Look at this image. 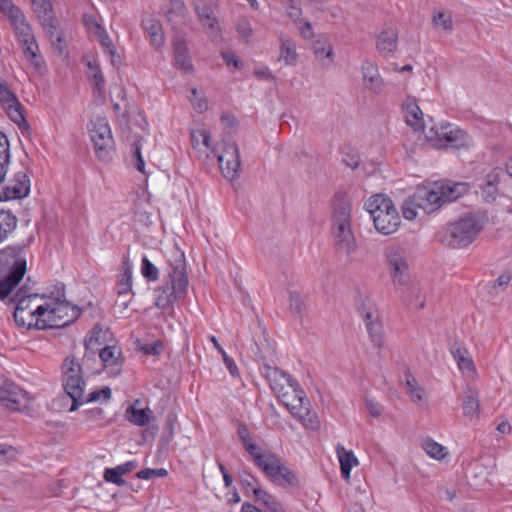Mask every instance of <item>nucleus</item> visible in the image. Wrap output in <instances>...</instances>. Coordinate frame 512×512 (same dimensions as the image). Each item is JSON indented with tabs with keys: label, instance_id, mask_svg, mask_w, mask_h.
<instances>
[{
	"label": "nucleus",
	"instance_id": "f257e3e1",
	"mask_svg": "<svg viewBox=\"0 0 512 512\" xmlns=\"http://www.w3.org/2000/svg\"><path fill=\"white\" fill-rule=\"evenodd\" d=\"M332 235L338 252L349 255L357 244L351 227V204L346 194L336 193L333 202Z\"/></svg>",
	"mask_w": 512,
	"mask_h": 512
},
{
	"label": "nucleus",
	"instance_id": "f03ea898",
	"mask_svg": "<svg viewBox=\"0 0 512 512\" xmlns=\"http://www.w3.org/2000/svg\"><path fill=\"white\" fill-rule=\"evenodd\" d=\"M169 282L156 290L155 305L160 309H167L178 299L183 297L188 288L186 275V261L184 253L176 251L170 259Z\"/></svg>",
	"mask_w": 512,
	"mask_h": 512
},
{
	"label": "nucleus",
	"instance_id": "7ed1b4c3",
	"mask_svg": "<svg viewBox=\"0 0 512 512\" xmlns=\"http://www.w3.org/2000/svg\"><path fill=\"white\" fill-rule=\"evenodd\" d=\"M483 226L484 222L480 216L469 213L447 224L442 231L441 241L450 248H465L476 240Z\"/></svg>",
	"mask_w": 512,
	"mask_h": 512
},
{
	"label": "nucleus",
	"instance_id": "20e7f679",
	"mask_svg": "<svg viewBox=\"0 0 512 512\" xmlns=\"http://www.w3.org/2000/svg\"><path fill=\"white\" fill-rule=\"evenodd\" d=\"M365 207L373 219L375 229L390 235L397 231L401 219L393 201L381 194L374 195L366 202Z\"/></svg>",
	"mask_w": 512,
	"mask_h": 512
},
{
	"label": "nucleus",
	"instance_id": "39448f33",
	"mask_svg": "<svg viewBox=\"0 0 512 512\" xmlns=\"http://www.w3.org/2000/svg\"><path fill=\"white\" fill-rule=\"evenodd\" d=\"M45 309L43 318H37L35 328L54 329L66 327L73 323L80 316V309L77 306H71L65 300L58 297L51 303L42 304Z\"/></svg>",
	"mask_w": 512,
	"mask_h": 512
},
{
	"label": "nucleus",
	"instance_id": "423d86ee",
	"mask_svg": "<svg viewBox=\"0 0 512 512\" xmlns=\"http://www.w3.org/2000/svg\"><path fill=\"white\" fill-rule=\"evenodd\" d=\"M62 386L72 400L70 412L76 411L83 404L86 381L83 378L82 365L73 357L66 358L62 365Z\"/></svg>",
	"mask_w": 512,
	"mask_h": 512
},
{
	"label": "nucleus",
	"instance_id": "0eeeda50",
	"mask_svg": "<svg viewBox=\"0 0 512 512\" xmlns=\"http://www.w3.org/2000/svg\"><path fill=\"white\" fill-rule=\"evenodd\" d=\"M256 466L278 486L297 488L301 484L298 475L283 464L280 458L271 451L264 458L257 457Z\"/></svg>",
	"mask_w": 512,
	"mask_h": 512
},
{
	"label": "nucleus",
	"instance_id": "6e6552de",
	"mask_svg": "<svg viewBox=\"0 0 512 512\" xmlns=\"http://www.w3.org/2000/svg\"><path fill=\"white\" fill-rule=\"evenodd\" d=\"M27 244H13L0 249V276L22 280L27 271Z\"/></svg>",
	"mask_w": 512,
	"mask_h": 512
},
{
	"label": "nucleus",
	"instance_id": "1a4fd4ad",
	"mask_svg": "<svg viewBox=\"0 0 512 512\" xmlns=\"http://www.w3.org/2000/svg\"><path fill=\"white\" fill-rule=\"evenodd\" d=\"M90 137L97 158L104 162L112 160L115 153V143L106 118L98 117L91 122Z\"/></svg>",
	"mask_w": 512,
	"mask_h": 512
},
{
	"label": "nucleus",
	"instance_id": "9d476101",
	"mask_svg": "<svg viewBox=\"0 0 512 512\" xmlns=\"http://www.w3.org/2000/svg\"><path fill=\"white\" fill-rule=\"evenodd\" d=\"M443 184L441 181L427 186H419L410 195V204L418 206L424 213L430 214L439 209L444 203Z\"/></svg>",
	"mask_w": 512,
	"mask_h": 512
},
{
	"label": "nucleus",
	"instance_id": "9b49d317",
	"mask_svg": "<svg viewBox=\"0 0 512 512\" xmlns=\"http://www.w3.org/2000/svg\"><path fill=\"white\" fill-rule=\"evenodd\" d=\"M386 258L394 286H398V290L405 294L403 288L408 283L410 276L405 250L399 246L389 247L386 250Z\"/></svg>",
	"mask_w": 512,
	"mask_h": 512
},
{
	"label": "nucleus",
	"instance_id": "f8f14e48",
	"mask_svg": "<svg viewBox=\"0 0 512 512\" xmlns=\"http://www.w3.org/2000/svg\"><path fill=\"white\" fill-rule=\"evenodd\" d=\"M30 178L27 170L18 171L13 178L0 187V201L23 199L30 193Z\"/></svg>",
	"mask_w": 512,
	"mask_h": 512
},
{
	"label": "nucleus",
	"instance_id": "ddd939ff",
	"mask_svg": "<svg viewBox=\"0 0 512 512\" xmlns=\"http://www.w3.org/2000/svg\"><path fill=\"white\" fill-rule=\"evenodd\" d=\"M217 160L225 178L234 180L238 177L241 161L236 143H228L222 154L218 155Z\"/></svg>",
	"mask_w": 512,
	"mask_h": 512
},
{
	"label": "nucleus",
	"instance_id": "4468645a",
	"mask_svg": "<svg viewBox=\"0 0 512 512\" xmlns=\"http://www.w3.org/2000/svg\"><path fill=\"white\" fill-rule=\"evenodd\" d=\"M252 354L266 363L276 353L275 343L268 338L265 329L259 324V332L253 335V344L250 347Z\"/></svg>",
	"mask_w": 512,
	"mask_h": 512
},
{
	"label": "nucleus",
	"instance_id": "2eb2a0df",
	"mask_svg": "<svg viewBox=\"0 0 512 512\" xmlns=\"http://www.w3.org/2000/svg\"><path fill=\"white\" fill-rule=\"evenodd\" d=\"M361 315L366 325L367 332L370 340L375 347L380 348L383 345V327L379 320V315L376 309L369 308L368 310H361Z\"/></svg>",
	"mask_w": 512,
	"mask_h": 512
},
{
	"label": "nucleus",
	"instance_id": "dca6fc26",
	"mask_svg": "<svg viewBox=\"0 0 512 512\" xmlns=\"http://www.w3.org/2000/svg\"><path fill=\"white\" fill-rule=\"evenodd\" d=\"M217 6L218 0L195 1V12L201 24L210 30H215L218 27V20L214 14Z\"/></svg>",
	"mask_w": 512,
	"mask_h": 512
},
{
	"label": "nucleus",
	"instance_id": "f3484780",
	"mask_svg": "<svg viewBox=\"0 0 512 512\" xmlns=\"http://www.w3.org/2000/svg\"><path fill=\"white\" fill-rule=\"evenodd\" d=\"M122 352L117 346H105L99 348V359L103 367L110 369L113 376L119 375L122 366Z\"/></svg>",
	"mask_w": 512,
	"mask_h": 512
},
{
	"label": "nucleus",
	"instance_id": "a211bd4d",
	"mask_svg": "<svg viewBox=\"0 0 512 512\" xmlns=\"http://www.w3.org/2000/svg\"><path fill=\"white\" fill-rule=\"evenodd\" d=\"M398 33L396 29L388 27L383 29L376 39L377 51L384 56L393 55L397 50Z\"/></svg>",
	"mask_w": 512,
	"mask_h": 512
},
{
	"label": "nucleus",
	"instance_id": "6ab92c4d",
	"mask_svg": "<svg viewBox=\"0 0 512 512\" xmlns=\"http://www.w3.org/2000/svg\"><path fill=\"white\" fill-rule=\"evenodd\" d=\"M173 53L175 67L186 74H193L194 67L184 40L174 42Z\"/></svg>",
	"mask_w": 512,
	"mask_h": 512
},
{
	"label": "nucleus",
	"instance_id": "aec40b11",
	"mask_svg": "<svg viewBox=\"0 0 512 512\" xmlns=\"http://www.w3.org/2000/svg\"><path fill=\"white\" fill-rule=\"evenodd\" d=\"M141 26L148 33L151 45L160 50L165 44L161 22L154 17H147L142 19Z\"/></svg>",
	"mask_w": 512,
	"mask_h": 512
},
{
	"label": "nucleus",
	"instance_id": "412c9836",
	"mask_svg": "<svg viewBox=\"0 0 512 512\" xmlns=\"http://www.w3.org/2000/svg\"><path fill=\"white\" fill-rule=\"evenodd\" d=\"M13 26L15 36L20 44L25 39H32L34 37L31 27L27 22L24 14L19 9H12L10 11V20Z\"/></svg>",
	"mask_w": 512,
	"mask_h": 512
},
{
	"label": "nucleus",
	"instance_id": "4be33fe9",
	"mask_svg": "<svg viewBox=\"0 0 512 512\" xmlns=\"http://www.w3.org/2000/svg\"><path fill=\"white\" fill-rule=\"evenodd\" d=\"M261 373L269 382V386L274 392L281 393L283 391L284 383L287 382L289 374L268 363H263Z\"/></svg>",
	"mask_w": 512,
	"mask_h": 512
},
{
	"label": "nucleus",
	"instance_id": "5701e85b",
	"mask_svg": "<svg viewBox=\"0 0 512 512\" xmlns=\"http://www.w3.org/2000/svg\"><path fill=\"white\" fill-rule=\"evenodd\" d=\"M471 143L472 139L464 130L458 127H454L452 124H450L448 130L444 133L442 147L450 145L451 147L457 149L468 148Z\"/></svg>",
	"mask_w": 512,
	"mask_h": 512
},
{
	"label": "nucleus",
	"instance_id": "b1692460",
	"mask_svg": "<svg viewBox=\"0 0 512 512\" xmlns=\"http://www.w3.org/2000/svg\"><path fill=\"white\" fill-rule=\"evenodd\" d=\"M39 297V294L32 293L30 288L25 284L10 298V302L15 304L14 310H18V315H21L23 311L33 310L31 303Z\"/></svg>",
	"mask_w": 512,
	"mask_h": 512
},
{
	"label": "nucleus",
	"instance_id": "393cba45",
	"mask_svg": "<svg viewBox=\"0 0 512 512\" xmlns=\"http://www.w3.org/2000/svg\"><path fill=\"white\" fill-rule=\"evenodd\" d=\"M32 8L42 28L57 22L50 0H31Z\"/></svg>",
	"mask_w": 512,
	"mask_h": 512
},
{
	"label": "nucleus",
	"instance_id": "a878e982",
	"mask_svg": "<svg viewBox=\"0 0 512 512\" xmlns=\"http://www.w3.org/2000/svg\"><path fill=\"white\" fill-rule=\"evenodd\" d=\"M362 74L364 81L367 82L369 90L375 93H380L382 91L383 81L379 75L378 68L374 63L365 61L362 65Z\"/></svg>",
	"mask_w": 512,
	"mask_h": 512
},
{
	"label": "nucleus",
	"instance_id": "bb28decb",
	"mask_svg": "<svg viewBox=\"0 0 512 512\" xmlns=\"http://www.w3.org/2000/svg\"><path fill=\"white\" fill-rule=\"evenodd\" d=\"M140 403V400H135L125 411L126 419L136 425L145 426L147 425L152 416V411L149 408H136V405Z\"/></svg>",
	"mask_w": 512,
	"mask_h": 512
},
{
	"label": "nucleus",
	"instance_id": "cd10ccee",
	"mask_svg": "<svg viewBox=\"0 0 512 512\" xmlns=\"http://www.w3.org/2000/svg\"><path fill=\"white\" fill-rule=\"evenodd\" d=\"M23 50L26 60L33 66L36 70H40L44 63L42 56L39 54V47L36 42L35 37L32 39H25L23 42L19 44Z\"/></svg>",
	"mask_w": 512,
	"mask_h": 512
},
{
	"label": "nucleus",
	"instance_id": "c85d7f7f",
	"mask_svg": "<svg viewBox=\"0 0 512 512\" xmlns=\"http://www.w3.org/2000/svg\"><path fill=\"white\" fill-rule=\"evenodd\" d=\"M5 389L0 393V400L6 404L7 407L18 409V405L26 398V393L19 387L12 383L5 384Z\"/></svg>",
	"mask_w": 512,
	"mask_h": 512
},
{
	"label": "nucleus",
	"instance_id": "c756f323",
	"mask_svg": "<svg viewBox=\"0 0 512 512\" xmlns=\"http://www.w3.org/2000/svg\"><path fill=\"white\" fill-rule=\"evenodd\" d=\"M17 224V216L11 210L0 209V244L10 237Z\"/></svg>",
	"mask_w": 512,
	"mask_h": 512
},
{
	"label": "nucleus",
	"instance_id": "7c9ffc66",
	"mask_svg": "<svg viewBox=\"0 0 512 512\" xmlns=\"http://www.w3.org/2000/svg\"><path fill=\"white\" fill-rule=\"evenodd\" d=\"M337 455L340 462V470L343 479L348 481L350 479V473L353 466L358 465V459L354 455L353 451L346 450L341 445L336 447Z\"/></svg>",
	"mask_w": 512,
	"mask_h": 512
},
{
	"label": "nucleus",
	"instance_id": "2f4dec72",
	"mask_svg": "<svg viewBox=\"0 0 512 512\" xmlns=\"http://www.w3.org/2000/svg\"><path fill=\"white\" fill-rule=\"evenodd\" d=\"M238 436L242 441L245 450L252 457L255 464L257 457L264 458L266 454L270 452L269 450H262L260 447H258L255 443L252 442L250 432L245 425H241L238 428Z\"/></svg>",
	"mask_w": 512,
	"mask_h": 512
},
{
	"label": "nucleus",
	"instance_id": "473e14b6",
	"mask_svg": "<svg viewBox=\"0 0 512 512\" xmlns=\"http://www.w3.org/2000/svg\"><path fill=\"white\" fill-rule=\"evenodd\" d=\"M4 111L11 121H13L21 130L30 133L31 127L24 115V106L17 100L15 104L5 106Z\"/></svg>",
	"mask_w": 512,
	"mask_h": 512
},
{
	"label": "nucleus",
	"instance_id": "72a5a7b5",
	"mask_svg": "<svg viewBox=\"0 0 512 512\" xmlns=\"http://www.w3.org/2000/svg\"><path fill=\"white\" fill-rule=\"evenodd\" d=\"M44 311L42 305L36 306L34 310L23 311L21 315H18V310H14V320L19 327L31 329L35 327L37 318H43Z\"/></svg>",
	"mask_w": 512,
	"mask_h": 512
},
{
	"label": "nucleus",
	"instance_id": "f704fd0d",
	"mask_svg": "<svg viewBox=\"0 0 512 512\" xmlns=\"http://www.w3.org/2000/svg\"><path fill=\"white\" fill-rule=\"evenodd\" d=\"M441 184H443L445 203L455 201L469 191V184L465 182L441 181Z\"/></svg>",
	"mask_w": 512,
	"mask_h": 512
},
{
	"label": "nucleus",
	"instance_id": "c9c22d12",
	"mask_svg": "<svg viewBox=\"0 0 512 512\" xmlns=\"http://www.w3.org/2000/svg\"><path fill=\"white\" fill-rule=\"evenodd\" d=\"M295 42L286 36L280 37V56L278 61H284L286 65H294L297 62Z\"/></svg>",
	"mask_w": 512,
	"mask_h": 512
},
{
	"label": "nucleus",
	"instance_id": "e433bc0d",
	"mask_svg": "<svg viewBox=\"0 0 512 512\" xmlns=\"http://www.w3.org/2000/svg\"><path fill=\"white\" fill-rule=\"evenodd\" d=\"M396 291L400 294V296L407 302L414 304L416 307L422 309L425 306V301L421 300L419 303L416 301L421 297V287L417 282H413L410 279L408 283L404 285V293L402 294L401 290H398V286H394Z\"/></svg>",
	"mask_w": 512,
	"mask_h": 512
},
{
	"label": "nucleus",
	"instance_id": "4c0bfd02",
	"mask_svg": "<svg viewBox=\"0 0 512 512\" xmlns=\"http://www.w3.org/2000/svg\"><path fill=\"white\" fill-rule=\"evenodd\" d=\"M122 273L118 281V295L120 297L127 296L132 289V263L128 257H125L122 262Z\"/></svg>",
	"mask_w": 512,
	"mask_h": 512
},
{
	"label": "nucleus",
	"instance_id": "58836bf2",
	"mask_svg": "<svg viewBox=\"0 0 512 512\" xmlns=\"http://www.w3.org/2000/svg\"><path fill=\"white\" fill-rule=\"evenodd\" d=\"M43 29L49 38L54 50L58 54L62 55L67 49V43L63 37V33L59 30L57 22L50 24Z\"/></svg>",
	"mask_w": 512,
	"mask_h": 512
},
{
	"label": "nucleus",
	"instance_id": "ea45409f",
	"mask_svg": "<svg viewBox=\"0 0 512 512\" xmlns=\"http://www.w3.org/2000/svg\"><path fill=\"white\" fill-rule=\"evenodd\" d=\"M479 406L480 404L478 391L473 387H468L465 390L463 399L464 415L468 417H474L478 415Z\"/></svg>",
	"mask_w": 512,
	"mask_h": 512
},
{
	"label": "nucleus",
	"instance_id": "a19ab883",
	"mask_svg": "<svg viewBox=\"0 0 512 512\" xmlns=\"http://www.w3.org/2000/svg\"><path fill=\"white\" fill-rule=\"evenodd\" d=\"M406 122L408 125L419 129L423 126V113L414 99L406 103Z\"/></svg>",
	"mask_w": 512,
	"mask_h": 512
},
{
	"label": "nucleus",
	"instance_id": "79ce46f5",
	"mask_svg": "<svg viewBox=\"0 0 512 512\" xmlns=\"http://www.w3.org/2000/svg\"><path fill=\"white\" fill-rule=\"evenodd\" d=\"M88 67L90 72L88 76L92 80L93 92L95 95L102 97L105 94V78L99 66L93 65L91 62H88Z\"/></svg>",
	"mask_w": 512,
	"mask_h": 512
},
{
	"label": "nucleus",
	"instance_id": "37998d69",
	"mask_svg": "<svg viewBox=\"0 0 512 512\" xmlns=\"http://www.w3.org/2000/svg\"><path fill=\"white\" fill-rule=\"evenodd\" d=\"M406 376V390L413 402H421L425 400V390L420 387L415 377L408 371Z\"/></svg>",
	"mask_w": 512,
	"mask_h": 512
},
{
	"label": "nucleus",
	"instance_id": "c03bdc74",
	"mask_svg": "<svg viewBox=\"0 0 512 512\" xmlns=\"http://www.w3.org/2000/svg\"><path fill=\"white\" fill-rule=\"evenodd\" d=\"M97 27V31H96V34L98 36V39H99V42L101 44V46L103 47L104 51L106 53H108L110 56H111V64L113 66L116 65V50H115V47L113 45V42L111 40V38L109 37V35L107 34V32L100 26V25H96Z\"/></svg>",
	"mask_w": 512,
	"mask_h": 512
},
{
	"label": "nucleus",
	"instance_id": "a18cd8bd",
	"mask_svg": "<svg viewBox=\"0 0 512 512\" xmlns=\"http://www.w3.org/2000/svg\"><path fill=\"white\" fill-rule=\"evenodd\" d=\"M422 446L426 453L434 459L442 460L447 455L446 448L432 439L425 440Z\"/></svg>",
	"mask_w": 512,
	"mask_h": 512
},
{
	"label": "nucleus",
	"instance_id": "49530a36",
	"mask_svg": "<svg viewBox=\"0 0 512 512\" xmlns=\"http://www.w3.org/2000/svg\"><path fill=\"white\" fill-rule=\"evenodd\" d=\"M186 5L183 0H169V8L165 11L168 21L183 17L186 13Z\"/></svg>",
	"mask_w": 512,
	"mask_h": 512
},
{
	"label": "nucleus",
	"instance_id": "de8ad7c7",
	"mask_svg": "<svg viewBox=\"0 0 512 512\" xmlns=\"http://www.w3.org/2000/svg\"><path fill=\"white\" fill-rule=\"evenodd\" d=\"M449 126L450 124L446 123L444 125H441L440 127H431L429 131L426 133L427 140L437 147H442L444 133L448 130Z\"/></svg>",
	"mask_w": 512,
	"mask_h": 512
},
{
	"label": "nucleus",
	"instance_id": "09e8293b",
	"mask_svg": "<svg viewBox=\"0 0 512 512\" xmlns=\"http://www.w3.org/2000/svg\"><path fill=\"white\" fill-rule=\"evenodd\" d=\"M103 329L99 325H95L89 337L85 339L84 345L86 350H93L96 347L100 348L104 341Z\"/></svg>",
	"mask_w": 512,
	"mask_h": 512
},
{
	"label": "nucleus",
	"instance_id": "8fccbe9b",
	"mask_svg": "<svg viewBox=\"0 0 512 512\" xmlns=\"http://www.w3.org/2000/svg\"><path fill=\"white\" fill-rule=\"evenodd\" d=\"M21 281L9 276H0V300L8 298Z\"/></svg>",
	"mask_w": 512,
	"mask_h": 512
},
{
	"label": "nucleus",
	"instance_id": "3c124183",
	"mask_svg": "<svg viewBox=\"0 0 512 512\" xmlns=\"http://www.w3.org/2000/svg\"><path fill=\"white\" fill-rule=\"evenodd\" d=\"M290 310L293 314L302 317L306 313V305L298 292L289 293Z\"/></svg>",
	"mask_w": 512,
	"mask_h": 512
},
{
	"label": "nucleus",
	"instance_id": "603ef678",
	"mask_svg": "<svg viewBox=\"0 0 512 512\" xmlns=\"http://www.w3.org/2000/svg\"><path fill=\"white\" fill-rule=\"evenodd\" d=\"M342 162L349 168L355 170L360 165L359 154L350 147L343 148L341 150Z\"/></svg>",
	"mask_w": 512,
	"mask_h": 512
},
{
	"label": "nucleus",
	"instance_id": "864d4df0",
	"mask_svg": "<svg viewBox=\"0 0 512 512\" xmlns=\"http://www.w3.org/2000/svg\"><path fill=\"white\" fill-rule=\"evenodd\" d=\"M433 24L442 28L444 31H451L453 27L452 17L450 14L439 11L433 15Z\"/></svg>",
	"mask_w": 512,
	"mask_h": 512
},
{
	"label": "nucleus",
	"instance_id": "5fc2aeb1",
	"mask_svg": "<svg viewBox=\"0 0 512 512\" xmlns=\"http://www.w3.org/2000/svg\"><path fill=\"white\" fill-rule=\"evenodd\" d=\"M141 273L149 281H156L159 276L157 267L146 256L142 259Z\"/></svg>",
	"mask_w": 512,
	"mask_h": 512
},
{
	"label": "nucleus",
	"instance_id": "6e6d98bb",
	"mask_svg": "<svg viewBox=\"0 0 512 512\" xmlns=\"http://www.w3.org/2000/svg\"><path fill=\"white\" fill-rule=\"evenodd\" d=\"M112 392L108 386L101 388L100 390L92 391L88 393L86 396L83 394V404L96 402L103 398L105 401L111 398Z\"/></svg>",
	"mask_w": 512,
	"mask_h": 512
},
{
	"label": "nucleus",
	"instance_id": "4d7b16f0",
	"mask_svg": "<svg viewBox=\"0 0 512 512\" xmlns=\"http://www.w3.org/2000/svg\"><path fill=\"white\" fill-rule=\"evenodd\" d=\"M16 95L10 90L6 83L0 80V105L4 109L5 106L15 104L17 101Z\"/></svg>",
	"mask_w": 512,
	"mask_h": 512
},
{
	"label": "nucleus",
	"instance_id": "13d9d810",
	"mask_svg": "<svg viewBox=\"0 0 512 512\" xmlns=\"http://www.w3.org/2000/svg\"><path fill=\"white\" fill-rule=\"evenodd\" d=\"M238 478L245 493L253 492V488H256L254 484L257 483V479L250 472L242 470L238 473Z\"/></svg>",
	"mask_w": 512,
	"mask_h": 512
},
{
	"label": "nucleus",
	"instance_id": "bf43d9fd",
	"mask_svg": "<svg viewBox=\"0 0 512 512\" xmlns=\"http://www.w3.org/2000/svg\"><path fill=\"white\" fill-rule=\"evenodd\" d=\"M291 388H293V391L295 393V397L298 399L300 406L303 407V404H309L308 399L306 398L304 390L301 388L299 382L291 377L288 376L287 382H286Z\"/></svg>",
	"mask_w": 512,
	"mask_h": 512
},
{
	"label": "nucleus",
	"instance_id": "052dcab7",
	"mask_svg": "<svg viewBox=\"0 0 512 512\" xmlns=\"http://www.w3.org/2000/svg\"><path fill=\"white\" fill-rule=\"evenodd\" d=\"M168 475V471L164 468L160 469H152V468H146L143 470H140L136 476L139 479L143 480H149L156 477H165Z\"/></svg>",
	"mask_w": 512,
	"mask_h": 512
},
{
	"label": "nucleus",
	"instance_id": "680f3d73",
	"mask_svg": "<svg viewBox=\"0 0 512 512\" xmlns=\"http://www.w3.org/2000/svg\"><path fill=\"white\" fill-rule=\"evenodd\" d=\"M132 156L135 160V167L139 172H145V162L141 154V144L139 140H136L132 144Z\"/></svg>",
	"mask_w": 512,
	"mask_h": 512
},
{
	"label": "nucleus",
	"instance_id": "e2e57ef3",
	"mask_svg": "<svg viewBox=\"0 0 512 512\" xmlns=\"http://www.w3.org/2000/svg\"><path fill=\"white\" fill-rule=\"evenodd\" d=\"M104 479L107 482L116 484L117 486H122L125 482L122 478L121 473L119 472V470H117V467L106 468L104 471Z\"/></svg>",
	"mask_w": 512,
	"mask_h": 512
},
{
	"label": "nucleus",
	"instance_id": "0e129e2a",
	"mask_svg": "<svg viewBox=\"0 0 512 512\" xmlns=\"http://www.w3.org/2000/svg\"><path fill=\"white\" fill-rule=\"evenodd\" d=\"M190 102L196 111L202 113L207 109V101L200 96V93L196 88H193L191 91Z\"/></svg>",
	"mask_w": 512,
	"mask_h": 512
},
{
	"label": "nucleus",
	"instance_id": "69168bd1",
	"mask_svg": "<svg viewBox=\"0 0 512 512\" xmlns=\"http://www.w3.org/2000/svg\"><path fill=\"white\" fill-rule=\"evenodd\" d=\"M253 495L257 501L262 502L267 508L276 501L272 495L260 487L253 488Z\"/></svg>",
	"mask_w": 512,
	"mask_h": 512
},
{
	"label": "nucleus",
	"instance_id": "338daca9",
	"mask_svg": "<svg viewBox=\"0 0 512 512\" xmlns=\"http://www.w3.org/2000/svg\"><path fill=\"white\" fill-rule=\"evenodd\" d=\"M306 405L307 404H303V407L300 406V409H304L306 411V416L301 415L304 424L313 430L319 428L320 423L317 416L315 414H311Z\"/></svg>",
	"mask_w": 512,
	"mask_h": 512
},
{
	"label": "nucleus",
	"instance_id": "774afa93",
	"mask_svg": "<svg viewBox=\"0 0 512 512\" xmlns=\"http://www.w3.org/2000/svg\"><path fill=\"white\" fill-rule=\"evenodd\" d=\"M141 350L147 355H159L163 350V342L160 340L144 345Z\"/></svg>",
	"mask_w": 512,
	"mask_h": 512
}]
</instances>
